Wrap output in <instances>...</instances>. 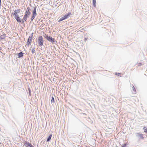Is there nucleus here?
I'll return each mask as SVG.
<instances>
[{
  "label": "nucleus",
  "mask_w": 147,
  "mask_h": 147,
  "mask_svg": "<svg viewBox=\"0 0 147 147\" xmlns=\"http://www.w3.org/2000/svg\"><path fill=\"white\" fill-rule=\"evenodd\" d=\"M51 103L53 102V103H55V100L53 96L52 97V99L51 100Z\"/></svg>",
  "instance_id": "obj_15"
},
{
  "label": "nucleus",
  "mask_w": 147,
  "mask_h": 147,
  "mask_svg": "<svg viewBox=\"0 0 147 147\" xmlns=\"http://www.w3.org/2000/svg\"><path fill=\"white\" fill-rule=\"evenodd\" d=\"M20 11H21V10L20 9H18L17 10H16V11H17V12L18 13L20 12Z\"/></svg>",
  "instance_id": "obj_21"
},
{
  "label": "nucleus",
  "mask_w": 147,
  "mask_h": 147,
  "mask_svg": "<svg viewBox=\"0 0 147 147\" xmlns=\"http://www.w3.org/2000/svg\"><path fill=\"white\" fill-rule=\"evenodd\" d=\"M24 53L22 52H20L18 54V58H20L23 57L24 55Z\"/></svg>",
  "instance_id": "obj_9"
},
{
  "label": "nucleus",
  "mask_w": 147,
  "mask_h": 147,
  "mask_svg": "<svg viewBox=\"0 0 147 147\" xmlns=\"http://www.w3.org/2000/svg\"><path fill=\"white\" fill-rule=\"evenodd\" d=\"M22 20V21H21V22H22V24H24V22H25L26 21L24 20V19H23V18L22 20Z\"/></svg>",
  "instance_id": "obj_19"
},
{
  "label": "nucleus",
  "mask_w": 147,
  "mask_h": 147,
  "mask_svg": "<svg viewBox=\"0 0 147 147\" xmlns=\"http://www.w3.org/2000/svg\"><path fill=\"white\" fill-rule=\"evenodd\" d=\"M1 0H0V8H1Z\"/></svg>",
  "instance_id": "obj_24"
},
{
  "label": "nucleus",
  "mask_w": 147,
  "mask_h": 147,
  "mask_svg": "<svg viewBox=\"0 0 147 147\" xmlns=\"http://www.w3.org/2000/svg\"><path fill=\"white\" fill-rule=\"evenodd\" d=\"M115 74L116 75L118 76H120V75L121 74L120 73H116Z\"/></svg>",
  "instance_id": "obj_22"
},
{
  "label": "nucleus",
  "mask_w": 147,
  "mask_h": 147,
  "mask_svg": "<svg viewBox=\"0 0 147 147\" xmlns=\"http://www.w3.org/2000/svg\"><path fill=\"white\" fill-rule=\"evenodd\" d=\"M127 144H124L121 147H126Z\"/></svg>",
  "instance_id": "obj_23"
},
{
  "label": "nucleus",
  "mask_w": 147,
  "mask_h": 147,
  "mask_svg": "<svg viewBox=\"0 0 147 147\" xmlns=\"http://www.w3.org/2000/svg\"><path fill=\"white\" fill-rule=\"evenodd\" d=\"M82 114H83L84 115H86V114L85 113H82Z\"/></svg>",
  "instance_id": "obj_27"
},
{
  "label": "nucleus",
  "mask_w": 147,
  "mask_h": 147,
  "mask_svg": "<svg viewBox=\"0 0 147 147\" xmlns=\"http://www.w3.org/2000/svg\"><path fill=\"white\" fill-rule=\"evenodd\" d=\"M87 38H85L84 39V41H86V40H87Z\"/></svg>",
  "instance_id": "obj_25"
},
{
  "label": "nucleus",
  "mask_w": 147,
  "mask_h": 147,
  "mask_svg": "<svg viewBox=\"0 0 147 147\" xmlns=\"http://www.w3.org/2000/svg\"><path fill=\"white\" fill-rule=\"evenodd\" d=\"M35 48L33 47L32 49V54H34L35 53Z\"/></svg>",
  "instance_id": "obj_16"
},
{
  "label": "nucleus",
  "mask_w": 147,
  "mask_h": 147,
  "mask_svg": "<svg viewBox=\"0 0 147 147\" xmlns=\"http://www.w3.org/2000/svg\"><path fill=\"white\" fill-rule=\"evenodd\" d=\"M132 90L133 91H134V93L135 94L136 92V89L135 88L134 86H133V87Z\"/></svg>",
  "instance_id": "obj_18"
},
{
  "label": "nucleus",
  "mask_w": 147,
  "mask_h": 147,
  "mask_svg": "<svg viewBox=\"0 0 147 147\" xmlns=\"http://www.w3.org/2000/svg\"><path fill=\"white\" fill-rule=\"evenodd\" d=\"M71 14V12H68V13L65 14L64 16L61 18L59 20L58 22H61L64 20H65L67 18H68L70 16V15Z\"/></svg>",
  "instance_id": "obj_4"
},
{
  "label": "nucleus",
  "mask_w": 147,
  "mask_h": 147,
  "mask_svg": "<svg viewBox=\"0 0 147 147\" xmlns=\"http://www.w3.org/2000/svg\"><path fill=\"white\" fill-rule=\"evenodd\" d=\"M14 13H12V14L14 16V17L15 19L18 22H21L22 21L21 18H20L18 14V13L17 12V11H16V10H14Z\"/></svg>",
  "instance_id": "obj_1"
},
{
  "label": "nucleus",
  "mask_w": 147,
  "mask_h": 147,
  "mask_svg": "<svg viewBox=\"0 0 147 147\" xmlns=\"http://www.w3.org/2000/svg\"><path fill=\"white\" fill-rule=\"evenodd\" d=\"M52 136L51 134H50L49 135V136L48 137V138L47 139V142H49Z\"/></svg>",
  "instance_id": "obj_13"
},
{
  "label": "nucleus",
  "mask_w": 147,
  "mask_h": 147,
  "mask_svg": "<svg viewBox=\"0 0 147 147\" xmlns=\"http://www.w3.org/2000/svg\"><path fill=\"white\" fill-rule=\"evenodd\" d=\"M32 38H31L29 37L28 38V39L27 43V45H30V43L32 41Z\"/></svg>",
  "instance_id": "obj_11"
},
{
  "label": "nucleus",
  "mask_w": 147,
  "mask_h": 147,
  "mask_svg": "<svg viewBox=\"0 0 147 147\" xmlns=\"http://www.w3.org/2000/svg\"><path fill=\"white\" fill-rule=\"evenodd\" d=\"M78 109V110H80V111H81V109Z\"/></svg>",
  "instance_id": "obj_30"
},
{
  "label": "nucleus",
  "mask_w": 147,
  "mask_h": 147,
  "mask_svg": "<svg viewBox=\"0 0 147 147\" xmlns=\"http://www.w3.org/2000/svg\"><path fill=\"white\" fill-rule=\"evenodd\" d=\"M144 130V132L147 133V128L146 127H144L143 128Z\"/></svg>",
  "instance_id": "obj_17"
},
{
  "label": "nucleus",
  "mask_w": 147,
  "mask_h": 147,
  "mask_svg": "<svg viewBox=\"0 0 147 147\" xmlns=\"http://www.w3.org/2000/svg\"><path fill=\"white\" fill-rule=\"evenodd\" d=\"M24 144L26 147H34L31 144L27 141H25V142Z\"/></svg>",
  "instance_id": "obj_6"
},
{
  "label": "nucleus",
  "mask_w": 147,
  "mask_h": 147,
  "mask_svg": "<svg viewBox=\"0 0 147 147\" xmlns=\"http://www.w3.org/2000/svg\"><path fill=\"white\" fill-rule=\"evenodd\" d=\"M6 34H4L1 35L0 36V40H2L4 39L6 37Z\"/></svg>",
  "instance_id": "obj_12"
},
{
  "label": "nucleus",
  "mask_w": 147,
  "mask_h": 147,
  "mask_svg": "<svg viewBox=\"0 0 147 147\" xmlns=\"http://www.w3.org/2000/svg\"><path fill=\"white\" fill-rule=\"evenodd\" d=\"M36 7H35L34 8V10L32 12V15L31 17V21L30 22L32 21L34 19L35 17L36 16V15L37 14L36 13Z\"/></svg>",
  "instance_id": "obj_5"
},
{
  "label": "nucleus",
  "mask_w": 147,
  "mask_h": 147,
  "mask_svg": "<svg viewBox=\"0 0 147 147\" xmlns=\"http://www.w3.org/2000/svg\"><path fill=\"white\" fill-rule=\"evenodd\" d=\"M38 46L41 47L43 45L44 40L42 37L40 36H39L38 39Z\"/></svg>",
  "instance_id": "obj_3"
},
{
  "label": "nucleus",
  "mask_w": 147,
  "mask_h": 147,
  "mask_svg": "<svg viewBox=\"0 0 147 147\" xmlns=\"http://www.w3.org/2000/svg\"><path fill=\"white\" fill-rule=\"evenodd\" d=\"M33 33H32L30 34V36H29V37L31 38H32V37L33 36Z\"/></svg>",
  "instance_id": "obj_20"
},
{
  "label": "nucleus",
  "mask_w": 147,
  "mask_h": 147,
  "mask_svg": "<svg viewBox=\"0 0 147 147\" xmlns=\"http://www.w3.org/2000/svg\"><path fill=\"white\" fill-rule=\"evenodd\" d=\"M46 36H44V37L49 42H52L53 44H55V42H57L55 40V39L53 38L51 36H48V35L45 34Z\"/></svg>",
  "instance_id": "obj_2"
},
{
  "label": "nucleus",
  "mask_w": 147,
  "mask_h": 147,
  "mask_svg": "<svg viewBox=\"0 0 147 147\" xmlns=\"http://www.w3.org/2000/svg\"><path fill=\"white\" fill-rule=\"evenodd\" d=\"M29 92H30V89H29Z\"/></svg>",
  "instance_id": "obj_28"
},
{
  "label": "nucleus",
  "mask_w": 147,
  "mask_h": 147,
  "mask_svg": "<svg viewBox=\"0 0 147 147\" xmlns=\"http://www.w3.org/2000/svg\"><path fill=\"white\" fill-rule=\"evenodd\" d=\"M96 0H93V4L94 7L96 6Z\"/></svg>",
  "instance_id": "obj_14"
},
{
  "label": "nucleus",
  "mask_w": 147,
  "mask_h": 147,
  "mask_svg": "<svg viewBox=\"0 0 147 147\" xmlns=\"http://www.w3.org/2000/svg\"><path fill=\"white\" fill-rule=\"evenodd\" d=\"M1 144V142H0V144Z\"/></svg>",
  "instance_id": "obj_31"
},
{
  "label": "nucleus",
  "mask_w": 147,
  "mask_h": 147,
  "mask_svg": "<svg viewBox=\"0 0 147 147\" xmlns=\"http://www.w3.org/2000/svg\"><path fill=\"white\" fill-rule=\"evenodd\" d=\"M133 86H134L133 84H131V86L132 87V88H133Z\"/></svg>",
  "instance_id": "obj_26"
},
{
  "label": "nucleus",
  "mask_w": 147,
  "mask_h": 147,
  "mask_svg": "<svg viewBox=\"0 0 147 147\" xmlns=\"http://www.w3.org/2000/svg\"><path fill=\"white\" fill-rule=\"evenodd\" d=\"M30 15V14H28V13H25V14L24 15L23 18L24 19V20L26 21L27 18L29 17V16Z\"/></svg>",
  "instance_id": "obj_7"
},
{
  "label": "nucleus",
  "mask_w": 147,
  "mask_h": 147,
  "mask_svg": "<svg viewBox=\"0 0 147 147\" xmlns=\"http://www.w3.org/2000/svg\"><path fill=\"white\" fill-rule=\"evenodd\" d=\"M31 9L29 7H28L26 9V10L25 11V13H28V14H31V12L30 11L31 10Z\"/></svg>",
  "instance_id": "obj_10"
},
{
  "label": "nucleus",
  "mask_w": 147,
  "mask_h": 147,
  "mask_svg": "<svg viewBox=\"0 0 147 147\" xmlns=\"http://www.w3.org/2000/svg\"><path fill=\"white\" fill-rule=\"evenodd\" d=\"M140 65H142V64L140 63Z\"/></svg>",
  "instance_id": "obj_29"
},
{
  "label": "nucleus",
  "mask_w": 147,
  "mask_h": 147,
  "mask_svg": "<svg viewBox=\"0 0 147 147\" xmlns=\"http://www.w3.org/2000/svg\"><path fill=\"white\" fill-rule=\"evenodd\" d=\"M136 136L137 137H139L140 139H143L144 137H143V134H140V133L136 134Z\"/></svg>",
  "instance_id": "obj_8"
}]
</instances>
